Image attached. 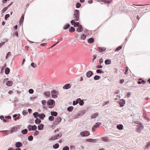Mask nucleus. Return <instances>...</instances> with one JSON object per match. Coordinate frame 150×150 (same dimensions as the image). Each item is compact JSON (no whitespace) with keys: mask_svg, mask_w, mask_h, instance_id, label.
<instances>
[{"mask_svg":"<svg viewBox=\"0 0 150 150\" xmlns=\"http://www.w3.org/2000/svg\"><path fill=\"white\" fill-rule=\"evenodd\" d=\"M62 136L61 133L60 134H58L54 135L52 137L50 138L49 139L50 141H54L56 139H59L61 138Z\"/></svg>","mask_w":150,"mask_h":150,"instance_id":"obj_1","label":"nucleus"},{"mask_svg":"<svg viewBox=\"0 0 150 150\" xmlns=\"http://www.w3.org/2000/svg\"><path fill=\"white\" fill-rule=\"evenodd\" d=\"M74 19L76 21L79 20V12L78 10L76 9L75 10L74 14Z\"/></svg>","mask_w":150,"mask_h":150,"instance_id":"obj_2","label":"nucleus"},{"mask_svg":"<svg viewBox=\"0 0 150 150\" xmlns=\"http://www.w3.org/2000/svg\"><path fill=\"white\" fill-rule=\"evenodd\" d=\"M51 94L52 98H56L57 97V95L59 94V92L55 90H53L51 91Z\"/></svg>","mask_w":150,"mask_h":150,"instance_id":"obj_3","label":"nucleus"},{"mask_svg":"<svg viewBox=\"0 0 150 150\" xmlns=\"http://www.w3.org/2000/svg\"><path fill=\"white\" fill-rule=\"evenodd\" d=\"M61 118L57 116L54 122H53V125H56L59 124L61 121Z\"/></svg>","mask_w":150,"mask_h":150,"instance_id":"obj_4","label":"nucleus"},{"mask_svg":"<svg viewBox=\"0 0 150 150\" xmlns=\"http://www.w3.org/2000/svg\"><path fill=\"white\" fill-rule=\"evenodd\" d=\"M20 128V126L19 125L16 126L12 128L10 130V133L11 134L13 132L17 131Z\"/></svg>","mask_w":150,"mask_h":150,"instance_id":"obj_5","label":"nucleus"},{"mask_svg":"<svg viewBox=\"0 0 150 150\" xmlns=\"http://www.w3.org/2000/svg\"><path fill=\"white\" fill-rule=\"evenodd\" d=\"M80 135L82 137H87L90 135V134L88 131H85L80 133Z\"/></svg>","mask_w":150,"mask_h":150,"instance_id":"obj_6","label":"nucleus"},{"mask_svg":"<svg viewBox=\"0 0 150 150\" xmlns=\"http://www.w3.org/2000/svg\"><path fill=\"white\" fill-rule=\"evenodd\" d=\"M47 104L49 105H53V107L55 104V101L52 99H50L47 102Z\"/></svg>","mask_w":150,"mask_h":150,"instance_id":"obj_7","label":"nucleus"},{"mask_svg":"<svg viewBox=\"0 0 150 150\" xmlns=\"http://www.w3.org/2000/svg\"><path fill=\"white\" fill-rule=\"evenodd\" d=\"M118 103L121 107H122L125 103V100L124 99H121Z\"/></svg>","mask_w":150,"mask_h":150,"instance_id":"obj_8","label":"nucleus"},{"mask_svg":"<svg viewBox=\"0 0 150 150\" xmlns=\"http://www.w3.org/2000/svg\"><path fill=\"white\" fill-rule=\"evenodd\" d=\"M93 74V72L91 71H89L86 73V76L88 78L90 77Z\"/></svg>","mask_w":150,"mask_h":150,"instance_id":"obj_9","label":"nucleus"},{"mask_svg":"<svg viewBox=\"0 0 150 150\" xmlns=\"http://www.w3.org/2000/svg\"><path fill=\"white\" fill-rule=\"evenodd\" d=\"M71 86L69 83L65 84L63 86V88L64 89L67 90L71 88Z\"/></svg>","mask_w":150,"mask_h":150,"instance_id":"obj_10","label":"nucleus"},{"mask_svg":"<svg viewBox=\"0 0 150 150\" xmlns=\"http://www.w3.org/2000/svg\"><path fill=\"white\" fill-rule=\"evenodd\" d=\"M106 50V48L104 47H98L97 50L99 52H101L105 51Z\"/></svg>","mask_w":150,"mask_h":150,"instance_id":"obj_11","label":"nucleus"},{"mask_svg":"<svg viewBox=\"0 0 150 150\" xmlns=\"http://www.w3.org/2000/svg\"><path fill=\"white\" fill-rule=\"evenodd\" d=\"M15 145L16 147L17 148H19L22 146L23 144L20 142H16Z\"/></svg>","mask_w":150,"mask_h":150,"instance_id":"obj_12","label":"nucleus"},{"mask_svg":"<svg viewBox=\"0 0 150 150\" xmlns=\"http://www.w3.org/2000/svg\"><path fill=\"white\" fill-rule=\"evenodd\" d=\"M83 30V29L81 25H80L77 28L76 31L77 32L80 33Z\"/></svg>","mask_w":150,"mask_h":150,"instance_id":"obj_13","label":"nucleus"},{"mask_svg":"<svg viewBox=\"0 0 150 150\" xmlns=\"http://www.w3.org/2000/svg\"><path fill=\"white\" fill-rule=\"evenodd\" d=\"M102 140L104 142H110V140L107 137H102L101 138Z\"/></svg>","mask_w":150,"mask_h":150,"instance_id":"obj_14","label":"nucleus"},{"mask_svg":"<svg viewBox=\"0 0 150 150\" xmlns=\"http://www.w3.org/2000/svg\"><path fill=\"white\" fill-rule=\"evenodd\" d=\"M80 100H78V103H79V105L81 106H82L84 104L83 101V100H81L80 98H78Z\"/></svg>","mask_w":150,"mask_h":150,"instance_id":"obj_15","label":"nucleus"},{"mask_svg":"<svg viewBox=\"0 0 150 150\" xmlns=\"http://www.w3.org/2000/svg\"><path fill=\"white\" fill-rule=\"evenodd\" d=\"M123 125L122 124H119L117 125V128L119 130H122L123 129Z\"/></svg>","mask_w":150,"mask_h":150,"instance_id":"obj_16","label":"nucleus"},{"mask_svg":"<svg viewBox=\"0 0 150 150\" xmlns=\"http://www.w3.org/2000/svg\"><path fill=\"white\" fill-rule=\"evenodd\" d=\"M44 125L42 124H40L38 126V129L39 130H42L43 129Z\"/></svg>","mask_w":150,"mask_h":150,"instance_id":"obj_17","label":"nucleus"},{"mask_svg":"<svg viewBox=\"0 0 150 150\" xmlns=\"http://www.w3.org/2000/svg\"><path fill=\"white\" fill-rule=\"evenodd\" d=\"M13 117L14 118V120L15 121H16L17 120H19L20 118L19 116H18V115L17 114L14 115Z\"/></svg>","mask_w":150,"mask_h":150,"instance_id":"obj_18","label":"nucleus"},{"mask_svg":"<svg viewBox=\"0 0 150 150\" xmlns=\"http://www.w3.org/2000/svg\"><path fill=\"white\" fill-rule=\"evenodd\" d=\"M50 91H45L44 92V95L47 97H49L50 96Z\"/></svg>","mask_w":150,"mask_h":150,"instance_id":"obj_19","label":"nucleus"},{"mask_svg":"<svg viewBox=\"0 0 150 150\" xmlns=\"http://www.w3.org/2000/svg\"><path fill=\"white\" fill-rule=\"evenodd\" d=\"M98 115V113H94L91 117V119L96 118Z\"/></svg>","mask_w":150,"mask_h":150,"instance_id":"obj_20","label":"nucleus"},{"mask_svg":"<svg viewBox=\"0 0 150 150\" xmlns=\"http://www.w3.org/2000/svg\"><path fill=\"white\" fill-rule=\"evenodd\" d=\"M45 117V115L43 113L39 114V118L41 120L43 119Z\"/></svg>","mask_w":150,"mask_h":150,"instance_id":"obj_21","label":"nucleus"},{"mask_svg":"<svg viewBox=\"0 0 150 150\" xmlns=\"http://www.w3.org/2000/svg\"><path fill=\"white\" fill-rule=\"evenodd\" d=\"M94 41V39L93 38H90L88 40V42L91 44L93 43Z\"/></svg>","mask_w":150,"mask_h":150,"instance_id":"obj_22","label":"nucleus"},{"mask_svg":"<svg viewBox=\"0 0 150 150\" xmlns=\"http://www.w3.org/2000/svg\"><path fill=\"white\" fill-rule=\"evenodd\" d=\"M105 64L108 65L110 64L111 63V60L110 59H108L105 60Z\"/></svg>","mask_w":150,"mask_h":150,"instance_id":"obj_23","label":"nucleus"},{"mask_svg":"<svg viewBox=\"0 0 150 150\" xmlns=\"http://www.w3.org/2000/svg\"><path fill=\"white\" fill-rule=\"evenodd\" d=\"M13 84V82L11 81H7L6 83V85L8 86H11Z\"/></svg>","mask_w":150,"mask_h":150,"instance_id":"obj_24","label":"nucleus"},{"mask_svg":"<svg viewBox=\"0 0 150 150\" xmlns=\"http://www.w3.org/2000/svg\"><path fill=\"white\" fill-rule=\"evenodd\" d=\"M10 72V69L8 68H6L5 69V74H8Z\"/></svg>","mask_w":150,"mask_h":150,"instance_id":"obj_25","label":"nucleus"},{"mask_svg":"<svg viewBox=\"0 0 150 150\" xmlns=\"http://www.w3.org/2000/svg\"><path fill=\"white\" fill-rule=\"evenodd\" d=\"M70 27V24L69 23H67L64 25L63 28L64 30L68 29Z\"/></svg>","mask_w":150,"mask_h":150,"instance_id":"obj_26","label":"nucleus"},{"mask_svg":"<svg viewBox=\"0 0 150 150\" xmlns=\"http://www.w3.org/2000/svg\"><path fill=\"white\" fill-rule=\"evenodd\" d=\"M33 114L34 117L36 119L39 116V114L38 112H35Z\"/></svg>","mask_w":150,"mask_h":150,"instance_id":"obj_27","label":"nucleus"},{"mask_svg":"<svg viewBox=\"0 0 150 150\" xmlns=\"http://www.w3.org/2000/svg\"><path fill=\"white\" fill-rule=\"evenodd\" d=\"M24 14H22V16L20 19V24H21L23 23L24 19Z\"/></svg>","mask_w":150,"mask_h":150,"instance_id":"obj_28","label":"nucleus"},{"mask_svg":"<svg viewBox=\"0 0 150 150\" xmlns=\"http://www.w3.org/2000/svg\"><path fill=\"white\" fill-rule=\"evenodd\" d=\"M51 115L53 116H56L57 115V113L55 111H51L50 112Z\"/></svg>","mask_w":150,"mask_h":150,"instance_id":"obj_29","label":"nucleus"},{"mask_svg":"<svg viewBox=\"0 0 150 150\" xmlns=\"http://www.w3.org/2000/svg\"><path fill=\"white\" fill-rule=\"evenodd\" d=\"M0 132L3 133L5 135H7L9 134V131L8 130H3L0 131Z\"/></svg>","mask_w":150,"mask_h":150,"instance_id":"obj_30","label":"nucleus"},{"mask_svg":"<svg viewBox=\"0 0 150 150\" xmlns=\"http://www.w3.org/2000/svg\"><path fill=\"white\" fill-rule=\"evenodd\" d=\"M41 122V121L38 118H36L35 120V123L36 124H39Z\"/></svg>","mask_w":150,"mask_h":150,"instance_id":"obj_31","label":"nucleus"},{"mask_svg":"<svg viewBox=\"0 0 150 150\" xmlns=\"http://www.w3.org/2000/svg\"><path fill=\"white\" fill-rule=\"evenodd\" d=\"M28 132V130L27 129H25L21 131V133L23 134H26Z\"/></svg>","mask_w":150,"mask_h":150,"instance_id":"obj_32","label":"nucleus"},{"mask_svg":"<svg viewBox=\"0 0 150 150\" xmlns=\"http://www.w3.org/2000/svg\"><path fill=\"white\" fill-rule=\"evenodd\" d=\"M101 123L100 122H98L96 123V124L93 126L94 127L96 128H98V127Z\"/></svg>","mask_w":150,"mask_h":150,"instance_id":"obj_33","label":"nucleus"},{"mask_svg":"<svg viewBox=\"0 0 150 150\" xmlns=\"http://www.w3.org/2000/svg\"><path fill=\"white\" fill-rule=\"evenodd\" d=\"M75 31V29L73 27H71L69 29V31L70 33L74 32Z\"/></svg>","mask_w":150,"mask_h":150,"instance_id":"obj_34","label":"nucleus"},{"mask_svg":"<svg viewBox=\"0 0 150 150\" xmlns=\"http://www.w3.org/2000/svg\"><path fill=\"white\" fill-rule=\"evenodd\" d=\"M82 116L81 115V114L80 112H79L76 115H75L74 116V117L75 119H76L78 118H79L81 116Z\"/></svg>","mask_w":150,"mask_h":150,"instance_id":"obj_35","label":"nucleus"},{"mask_svg":"<svg viewBox=\"0 0 150 150\" xmlns=\"http://www.w3.org/2000/svg\"><path fill=\"white\" fill-rule=\"evenodd\" d=\"M96 72L97 73L103 74L104 73V72L101 69H98L97 70Z\"/></svg>","mask_w":150,"mask_h":150,"instance_id":"obj_36","label":"nucleus"},{"mask_svg":"<svg viewBox=\"0 0 150 150\" xmlns=\"http://www.w3.org/2000/svg\"><path fill=\"white\" fill-rule=\"evenodd\" d=\"M59 146V144L58 143H56L53 145V147L54 149H56L58 148Z\"/></svg>","mask_w":150,"mask_h":150,"instance_id":"obj_37","label":"nucleus"},{"mask_svg":"<svg viewBox=\"0 0 150 150\" xmlns=\"http://www.w3.org/2000/svg\"><path fill=\"white\" fill-rule=\"evenodd\" d=\"M100 78V76H98V75H96V76H95L93 77V79H94V80H98Z\"/></svg>","mask_w":150,"mask_h":150,"instance_id":"obj_38","label":"nucleus"},{"mask_svg":"<svg viewBox=\"0 0 150 150\" xmlns=\"http://www.w3.org/2000/svg\"><path fill=\"white\" fill-rule=\"evenodd\" d=\"M73 109V107L72 106H70L67 108V110L69 112H71Z\"/></svg>","mask_w":150,"mask_h":150,"instance_id":"obj_39","label":"nucleus"},{"mask_svg":"<svg viewBox=\"0 0 150 150\" xmlns=\"http://www.w3.org/2000/svg\"><path fill=\"white\" fill-rule=\"evenodd\" d=\"M79 100H80L77 98L75 101H74L73 103V105H76L78 103V101Z\"/></svg>","mask_w":150,"mask_h":150,"instance_id":"obj_40","label":"nucleus"},{"mask_svg":"<svg viewBox=\"0 0 150 150\" xmlns=\"http://www.w3.org/2000/svg\"><path fill=\"white\" fill-rule=\"evenodd\" d=\"M126 7H123V8H125V9H127V8H126ZM131 8H132V9H134V8H132V7H130V8H128V9H127V10H126V11L127 12H130V11H132V10H131Z\"/></svg>","mask_w":150,"mask_h":150,"instance_id":"obj_41","label":"nucleus"},{"mask_svg":"<svg viewBox=\"0 0 150 150\" xmlns=\"http://www.w3.org/2000/svg\"><path fill=\"white\" fill-rule=\"evenodd\" d=\"M80 24L78 22H75L74 24V27H79L80 25Z\"/></svg>","mask_w":150,"mask_h":150,"instance_id":"obj_42","label":"nucleus"},{"mask_svg":"<svg viewBox=\"0 0 150 150\" xmlns=\"http://www.w3.org/2000/svg\"><path fill=\"white\" fill-rule=\"evenodd\" d=\"M37 129V127L36 125H34L32 126V127L31 129L33 131H35Z\"/></svg>","mask_w":150,"mask_h":150,"instance_id":"obj_43","label":"nucleus"},{"mask_svg":"<svg viewBox=\"0 0 150 150\" xmlns=\"http://www.w3.org/2000/svg\"><path fill=\"white\" fill-rule=\"evenodd\" d=\"M150 147V141L147 143V145H146V147L145 148V149L146 148L147 149H149Z\"/></svg>","mask_w":150,"mask_h":150,"instance_id":"obj_44","label":"nucleus"},{"mask_svg":"<svg viewBox=\"0 0 150 150\" xmlns=\"http://www.w3.org/2000/svg\"><path fill=\"white\" fill-rule=\"evenodd\" d=\"M33 137L32 135H30L28 137V139L29 141H32L33 140Z\"/></svg>","mask_w":150,"mask_h":150,"instance_id":"obj_45","label":"nucleus"},{"mask_svg":"<svg viewBox=\"0 0 150 150\" xmlns=\"http://www.w3.org/2000/svg\"><path fill=\"white\" fill-rule=\"evenodd\" d=\"M86 36L84 34H82L81 36V39L83 40H84L86 39Z\"/></svg>","mask_w":150,"mask_h":150,"instance_id":"obj_46","label":"nucleus"},{"mask_svg":"<svg viewBox=\"0 0 150 150\" xmlns=\"http://www.w3.org/2000/svg\"><path fill=\"white\" fill-rule=\"evenodd\" d=\"M81 6V4L79 2L77 3L76 4V7L77 8H79Z\"/></svg>","mask_w":150,"mask_h":150,"instance_id":"obj_47","label":"nucleus"},{"mask_svg":"<svg viewBox=\"0 0 150 150\" xmlns=\"http://www.w3.org/2000/svg\"><path fill=\"white\" fill-rule=\"evenodd\" d=\"M54 117L52 116H50L49 117V120L50 121H52L54 120Z\"/></svg>","mask_w":150,"mask_h":150,"instance_id":"obj_48","label":"nucleus"},{"mask_svg":"<svg viewBox=\"0 0 150 150\" xmlns=\"http://www.w3.org/2000/svg\"><path fill=\"white\" fill-rule=\"evenodd\" d=\"M140 129H141L142 130L143 128H144V126L141 123H140V125L139 126V127H138Z\"/></svg>","mask_w":150,"mask_h":150,"instance_id":"obj_49","label":"nucleus"},{"mask_svg":"<svg viewBox=\"0 0 150 150\" xmlns=\"http://www.w3.org/2000/svg\"><path fill=\"white\" fill-rule=\"evenodd\" d=\"M8 8L7 6L4 7L1 11L2 13H4V12L5 11H6L7 10V9Z\"/></svg>","mask_w":150,"mask_h":150,"instance_id":"obj_50","label":"nucleus"},{"mask_svg":"<svg viewBox=\"0 0 150 150\" xmlns=\"http://www.w3.org/2000/svg\"><path fill=\"white\" fill-rule=\"evenodd\" d=\"M28 92L29 93L32 94L34 93V91L33 89H30L28 90Z\"/></svg>","mask_w":150,"mask_h":150,"instance_id":"obj_51","label":"nucleus"},{"mask_svg":"<svg viewBox=\"0 0 150 150\" xmlns=\"http://www.w3.org/2000/svg\"><path fill=\"white\" fill-rule=\"evenodd\" d=\"M31 66L33 68H35L37 67L36 64H35L34 62L31 63Z\"/></svg>","mask_w":150,"mask_h":150,"instance_id":"obj_52","label":"nucleus"},{"mask_svg":"<svg viewBox=\"0 0 150 150\" xmlns=\"http://www.w3.org/2000/svg\"><path fill=\"white\" fill-rule=\"evenodd\" d=\"M32 127V126L31 125H29L27 127V128L29 131L32 130L31 129Z\"/></svg>","mask_w":150,"mask_h":150,"instance_id":"obj_53","label":"nucleus"},{"mask_svg":"<svg viewBox=\"0 0 150 150\" xmlns=\"http://www.w3.org/2000/svg\"><path fill=\"white\" fill-rule=\"evenodd\" d=\"M63 150H69V148L67 146H66L63 147Z\"/></svg>","mask_w":150,"mask_h":150,"instance_id":"obj_54","label":"nucleus"},{"mask_svg":"<svg viewBox=\"0 0 150 150\" xmlns=\"http://www.w3.org/2000/svg\"><path fill=\"white\" fill-rule=\"evenodd\" d=\"M39 133V132L38 130H36L34 133L33 135L35 136H37Z\"/></svg>","mask_w":150,"mask_h":150,"instance_id":"obj_55","label":"nucleus"},{"mask_svg":"<svg viewBox=\"0 0 150 150\" xmlns=\"http://www.w3.org/2000/svg\"><path fill=\"white\" fill-rule=\"evenodd\" d=\"M85 112L86 111L84 110H81L80 112V113L81 114V115L82 116H83V115L85 113Z\"/></svg>","mask_w":150,"mask_h":150,"instance_id":"obj_56","label":"nucleus"},{"mask_svg":"<svg viewBox=\"0 0 150 150\" xmlns=\"http://www.w3.org/2000/svg\"><path fill=\"white\" fill-rule=\"evenodd\" d=\"M122 47L121 46H118V47L116 48L115 49V51L119 50H120L121 49V48H122Z\"/></svg>","mask_w":150,"mask_h":150,"instance_id":"obj_57","label":"nucleus"},{"mask_svg":"<svg viewBox=\"0 0 150 150\" xmlns=\"http://www.w3.org/2000/svg\"><path fill=\"white\" fill-rule=\"evenodd\" d=\"M28 112L26 110H24L22 112V114L24 116Z\"/></svg>","mask_w":150,"mask_h":150,"instance_id":"obj_58","label":"nucleus"},{"mask_svg":"<svg viewBox=\"0 0 150 150\" xmlns=\"http://www.w3.org/2000/svg\"><path fill=\"white\" fill-rule=\"evenodd\" d=\"M11 55V52H8L7 53V54L6 55V59H7L8 56H10Z\"/></svg>","mask_w":150,"mask_h":150,"instance_id":"obj_59","label":"nucleus"},{"mask_svg":"<svg viewBox=\"0 0 150 150\" xmlns=\"http://www.w3.org/2000/svg\"><path fill=\"white\" fill-rule=\"evenodd\" d=\"M10 16V15L9 14H6L5 15V20H7V18L9 17Z\"/></svg>","mask_w":150,"mask_h":150,"instance_id":"obj_60","label":"nucleus"},{"mask_svg":"<svg viewBox=\"0 0 150 150\" xmlns=\"http://www.w3.org/2000/svg\"><path fill=\"white\" fill-rule=\"evenodd\" d=\"M93 140V139L91 138H89L86 139V141L88 142H91Z\"/></svg>","mask_w":150,"mask_h":150,"instance_id":"obj_61","label":"nucleus"},{"mask_svg":"<svg viewBox=\"0 0 150 150\" xmlns=\"http://www.w3.org/2000/svg\"><path fill=\"white\" fill-rule=\"evenodd\" d=\"M142 130V129H139L138 127L136 129V131L137 132L139 133L141 132V130Z\"/></svg>","mask_w":150,"mask_h":150,"instance_id":"obj_62","label":"nucleus"},{"mask_svg":"<svg viewBox=\"0 0 150 150\" xmlns=\"http://www.w3.org/2000/svg\"><path fill=\"white\" fill-rule=\"evenodd\" d=\"M42 103L44 105H45L46 104V101L45 100H43L42 101Z\"/></svg>","mask_w":150,"mask_h":150,"instance_id":"obj_63","label":"nucleus"},{"mask_svg":"<svg viewBox=\"0 0 150 150\" xmlns=\"http://www.w3.org/2000/svg\"><path fill=\"white\" fill-rule=\"evenodd\" d=\"M97 69H100L103 68V66L101 65H98L96 67Z\"/></svg>","mask_w":150,"mask_h":150,"instance_id":"obj_64","label":"nucleus"}]
</instances>
